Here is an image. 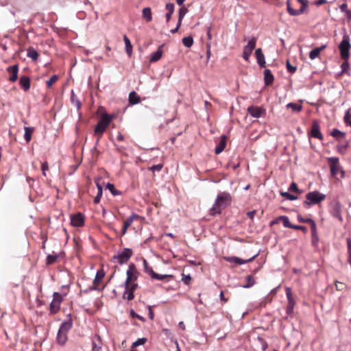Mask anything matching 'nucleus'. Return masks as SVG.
<instances>
[{
	"label": "nucleus",
	"instance_id": "obj_10",
	"mask_svg": "<svg viewBox=\"0 0 351 351\" xmlns=\"http://www.w3.org/2000/svg\"><path fill=\"white\" fill-rule=\"evenodd\" d=\"M258 256V254L254 255L252 257L248 259H242L237 256H225L223 258L229 262V263H234L237 265H243L247 263H250L252 261L256 256Z\"/></svg>",
	"mask_w": 351,
	"mask_h": 351
},
{
	"label": "nucleus",
	"instance_id": "obj_32",
	"mask_svg": "<svg viewBox=\"0 0 351 351\" xmlns=\"http://www.w3.org/2000/svg\"><path fill=\"white\" fill-rule=\"evenodd\" d=\"M112 119V117L108 114H104L101 119H99V122L101 123V124L108 126V125L110 123Z\"/></svg>",
	"mask_w": 351,
	"mask_h": 351
},
{
	"label": "nucleus",
	"instance_id": "obj_33",
	"mask_svg": "<svg viewBox=\"0 0 351 351\" xmlns=\"http://www.w3.org/2000/svg\"><path fill=\"white\" fill-rule=\"evenodd\" d=\"M123 40L125 45L126 53L129 56H130L132 51V46L131 45L130 40L126 35L123 36Z\"/></svg>",
	"mask_w": 351,
	"mask_h": 351
},
{
	"label": "nucleus",
	"instance_id": "obj_51",
	"mask_svg": "<svg viewBox=\"0 0 351 351\" xmlns=\"http://www.w3.org/2000/svg\"><path fill=\"white\" fill-rule=\"evenodd\" d=\"M286 66H287V69L288 72L291 74L294 73L296 71V69H297L296 66H292L290 64L289 60H287Z\"/></svg>",
	"mask_w": 351,
	"mask_h": 351
},
{
	"label": "nucleus",
	"instance_id": "obj_43",
	"mask_svg": "<svg viewBox=\"0 0 351 351\" xmlns=\"http://www.w3.org/2000/svg\"><path fill=\"white\" fill-rule=\"evenodd\" d=\"M60 308V305L52 300L50 303V312L51 314L56 313Z\"/></svg>",
	"mask_w": 351,
	"mask_h": 351
},
{
	"label": "nucleus",
	"instance_id": "obj_63",
	"mask_svg": "<svg viewBox=\"0 0 351 351\" xmlns=\"http://www.w3.org/2000/svg\"><path fill=\"white\" fill-rule=\"evenodd\" d=\"M293 229L294 230H300L303 231L304 232H307V228L305 226H299V225H293Z\"/></svg>",
	"mask_w": 351,
	"mask_h": 351
},
{
	"label": "nucleus",
	"instance_id": "obj_21",
	"mask_svg": "<svg viewBox=\"0 0 351 351\" xmlns=\"http://www.w3.org/2000/svg\"><path fill=\"white\" fill-rule=\"evenodd\" d=\"M19 84L25 91H27L30 88V79L26 75H23L19 79Z\"/></svg>",
	"mask_w": 351,
	"mask_h": 351
},
{
	"label": "nucleus",
	"instance_id": "obj_3",
	"mask_svg": "<svg viewBox=\"0 0 351 351\" xmlns=\"http://www.w3.org/2000/svg\"><path fill=\"white\" fill-rule=\"evenodd\" d=\"M328 162L330 169L331 176L336 178L338 173H341V178H343L345 172L339 164V160L337 157H330L328 158Z\"/></svg>",
	"mask_w": 351,
	"mask_h": 351
},
{
	"label": "nucleus",
	"instance_id": "obj_52",
	"mask_svg": "<svg viewBox=\"0 0 351 351\" xmlns=\"http://www.w3.org/2000/svg\"><path fill=\"white\" fill-rule=\"evenodd\" d=\"M289 191L296 192V193H302V191L298 189L297 184L295 182H292L290 184V186L289 187Z\"/></svg>",
	"mask_w": 351,
	"mask_h": 351
},
{
	"label": "nucleus",
	"instance_id": "obj_45",
	"mask_svg": "<svg viewBox=\"0 0 351 351\" xmlns=\"http://www.w3.org/2000/svg\"><path fill=\"white\" fill-rule=\"evenodd\" d=\"M58 258V255H51V254L47 255V258H46V264L47 265L53 264L57 261Z\"/></svg>",
	"mask_w": 351,
	"mask_h": 351
},
{
	"label": "nucleus",
	"instance_id": "obj_58",
	"mask_svg": "<svg viewBox=\"0 0 351 351\" xmlns=\"http://www.w3.org/2000/svg\"><path fill=\"white\" fill-rule=\"evenodd\" d=\"M350 116H351L350 110H347L344 116V121L347 125H349L351 127V120H350Z\"/></svg>",
	"mask_w": 351,
	"mask_h": 351
},
{
	"label": "nucleus",
	"instance_id": "obj_54",
	"mask_svg": "<svg viewBox=\"0 0 351 351\" xmlns=\"http://www.w3.org/2000/svg\"><path fill=\"white\" fill-rule=\"evenodd\" d=\"M163 165L162 164H157L152 165L149 168V171H152L153 172L154 171H160L162 169Z\"/></svg>",
	"mask_w": 351,
	"mask_h": 351
},
{
	"label": "nucleus",
	"instance_id": "obj_1",
	"mask_svg": "<svg viewBox=\"0 0 351 351\" xmlns=\"http://www.w3.org/2000/svg\"><path fill=\"white\" fill-rule=\"evenodd\" d=\"M231 195L228 192L220 193L215 199V202L210 210L211 215H219L223 209L231 204Z\"/></svg>",
	"mask_w": 351,
	"mask_h": 351
},
{
	"label": "nucleus",
	"instance_id": "obj_46",
	"mask_svg": "<svg viewBox=\"0 0 351 351\" xmlns=\"http://www.w3.org/2000/svg\"><path fill=\"white\" fill-rule=\"evenodd\" d=\"M280 195L283 197H285L287 199L291 200V201L295 200L298 199L297 196L292 195L288 192H280Z\"/></svg>",
	"mask_w": 351,
	"mask_h": 351
},
{
	"label": "nucleus",
	"instance_id": "obj_35",
	"mask_svg": "<svg viewBox=\"0 0 351 351\" xmlns=\"http://www.w3.org/2000/svg\"><path fill=\"white\" fill-rule=\"evenodd\" d=\"M97 339L98 341V343L95 341V340L93 341L92 343V351H103L101 343L100 342V337L97 336Z\"/></svg>",
	"mask_w": 351,
	"mask_h": 351
},
{
	"label": "nucleus",
	"instance_id": "obj_23",
	"mask_svg": "<svg viewBox=\"0 0 351 351\" xmlns=\"http://www.w3.org/2000/svg\"><path fill=\"white\" fill-rule=\"evenodd\" d=\"M349 142L344 139L341 142H339V144L337 145V150L341 154H344L346 152V149L348 147Z\"/></svg>",
	"mask_w": 351,
	"mask_h": 351
},
{
	"label": "nucleus",
	"instance_id": "obj_15",
	"mask_svg": "<svg viewBox=\"0 0 351 351\" xmlns=\"http://www.w3.org/2000/svg\"><path fill=\"white\" fill-rule=\"evenodd\" d=\"M255 56L257 60V63L259 65V66L261 68H265L266 66L265 56L261 48H258L256 49Z\"/></svg>",
	"mask_w": 351,
	"mask_h": 351
},
{
	"label": "nucleus",
	"instance_id": "obj_41",
	"mask_svg": "<svg viewBox=\"0 0 351 351\" xmlns=\"http://www.w3.org/2000/svg\"><path fill=\"white\" fill-rule=\"evenodd\" d=\"M34 129L32 128L25 127V134L24 138L28 143L31 141L32 134L33 132Z\"/></svg>",
	"mask_w": 351,
	"mask_h": 351
},
{
	"label": "nucleus",
	"instance_id": "obj_47",
	"mask_svg": "<svg viewBox=\"0 0 351 351\" xmlns=\"http://www.w3.org/2000/svg\"><path fill=\"white\" fill-rule=\"evenodd\" d=\"M171 277H172V276H171V275H162V274H158L156 272H153V276H152V278L156 279L158 280H162L167 278H171Z\"/></svg>",
	"mask_w": 351,
	"mask_h": 351
},
{
	"label": "nucleus",
	"instance_id": "obj_16",
	"mask_svg": "<svg viewBox=\"0 0 351 351\" xmlns=\"http://www.w3.org/2000/svg\"><path fill=\"white\" fill-rule=\"evenodd\" d=\"M6 70L8 73H11V75L9 77V80L12 82L16 81V80L18 78V72H19L18 64H14V65L10 66L8 67Z\"/></svg>",
	"mask_w": 351,
	"mask_h": 351
},
{
	"label": "nucleus",
	"instance_id": "obj_50",
	"mask_svg": "<svg viewBox=\"0 0 351 351\" xmlns=\"http://www.w3.org/2000/svg\"><path fill=\"white\" fill-rule=\"evenodd\" d=\"M311 225V233L317 232V226L315 221L311 218H306V221Z\"/></svg>",
	"mask_w": 351,
	"mask_h": 351
},
{
	"label": "nucleus",
	"instance_id": "obj_55",
	"mask_svg": "<svg viewBox=\"0 0 351 351\" xmlns=\"http://www.w3.org/2000/svg\"><path fill=\"white\" fill-rule=\"evenodd\" d=\"M58 80V76L56 75H52L49 80L47 81V87L50 88L53 83H55Z\"/></svg>",
	"mask_w": 351,
	"mask_h": 351
},
{
	"label": "nucleus",
	"instance_id": "obj_61",
	"mask_svg": "<svg viewBox=\"0 0 351 351\" xmlns=\"http://www.w3.org/2000/svg\"><path fill=\"white\" fill-rule=\"evenodd\" d=\"M335 287H336L337 290L343 291L346 288V285L341 282L337 281L335 282Z\"/></svg>",
	"mask_w": 351,
	"mask_h": 351
},
{
	"label": "nucleus",
	"instance_id": "obj_9",
	"mask_svg": "<svg viewBox=\"0 0 351 351\" xmlns=\"http://www.w3.org/2000/svg\"><path fill=\"white\" fill-rule=\"evenodd\" d=\"M310 136L317 138L320 141L323 140L324 136L320 131V126L317 121H313L311 125Z\"/></svg>",
	"mask_w": 351,
	"mask_h": 351
},
{
	"label": "nucleus",
	"instance_id": "obj_38",
	"mask_svg": "<svg viewBox=\"0 0 351 351\" xmlns=\"http://www.w3.org/2000/svg\"><path fill=\"white\" fill-rule=\"evenodd\" d=\"M287 108H291L293 111L299 112L302 110V105L295 103H289L286 106Z\"/></svg>",
	"mask_w": 351,
	"mask_h": 351
},
{
	"label": "nucleus",
	"instance_id": "obj_11",
	"mask_svg": "<svg viewBox=\"0 0 351 351\" xmlns=\"http://www.w3.org/2000/svg\"><path fill=\"white\" fill-rule=\"evenodd\" d=\"M72 327H73V322H72L71 316V314H68L67 319L64 321L61 324L58 330L67 334L68 332L72 328Z\"/></svg>",
	"mask_w": 351,
	"mask_h": 351
},
{
	"label": "nucleus",
	"instance_id": "obj_6",
	"mask_svg": "<svg viewBox=\"0 0 351 351\" xmlns=\"http://www.w3.org/2000/svg\"><path fill=\"white\" fill-rule=\"evenodd\" d=\"M256 40L257 39L256 38L252 37L248 41L247 44L245 46H244L242 57L245 60L249 61L252 51L256 47Z\"/></svg>",
	"mask_w": 351,
	"mask_h": 351
},
{
	"label": "nucleus",
	"instance_id": "obj_44",
	"mask_svg": "<svg viewBox=\"0 0 351 351\" xmlns=\"http://www.w3.org/2000/svg\"><path fill=\"white\" fill-rule=\"evenodd\" d=\"M144 271L148 274L151 277L153 276V272H155L153 269L149 265L147 261L144 259L143 261Z\"/></svg>",
	"mask_w": 351,
	"mask_h": 351
},
{
	"label": "nucleus",
	"instance_id": "obj_53",
	"mask_svg": "<svg viewBox=\"0 0 351 351\" xmlns=\"http://www.w3.org/2000/svg\"><path fill=\"white\" fill-rule=\"evenodd\" d=\"M53 300H54L56 303H58V304L60 305L61 302L62 300V295L59 293L55 292L53 293Z\"/></svg>",
	"mask_w": 351,
	"mask_h": 351
},
{
	"label": "nucleus",
	"instance_id": "obj_56",
	"mask_svg": "<svg viewBox=\"0 0 351 351\" xmlns=\"http://www.w3.org/2000/svg\"><path fill=\"white\" fill-rule=\"evenodd\" d=\"M188 12V9L184 8V7H182L180 8L179 10V13H178V18L180 19H183L185 16V14L187 13Z\"/></svg>",
	"mask_w": 351,
	"mask_h": 351
},
{
	"label": "nucleus",
	"instance_id": "obj_27",
	"mask_svg": "<svg viewBox=\"0 0 351 351\" xmlns=\"http://www.w3.org/2000/svg\"><path fill=\"white\" fill-rule=\"evenodd\" d=\"M71 102L77 108V110L81 108V102L77 98V95L75 94L73 90H72L71 93Z\"/></svg>",
	"mask_w": 351,
	"mask_h": 351
},
{
	"label": "nucleus",
	"instance_id": "obj_42",
	"mask_svg": "<svg viewBox=\"0 0 351 351\" xmlns=\"http://www.w3.org/2000/svg\"><path fill=\"white\" fill-rule=\"evenodd\" d=\"M182 43L186 47H191L193 44V38L192 36H186L182 38Z\"/></svg>",
	"mask_w": 351,
	"mask_h": 351
},
{
	"label": "nucleus",
	"instance_id": "obj_4",
	"mask_svg": "<svg viewBox=\"0 0 351 351\" xmlns=\"http://www.w3.org/2000/svg\"><path fill=\"white\" fill-rule=\"evenodd\" d=\"M132 254L133 252L130 248H124L123 251L119 252L112 257V261L123 265L129 261Z\"/></svg>",
	"mask_w": 351,
	"mask_h": 351
},
{
	"label": "nucleus",
	"instance_id": "obj_39",
	"mask_svg": "<svg viewBox=\"0 0 351 351\" xmlns=\"http://www.w3.org/2000/svg\"><path fill=\"white\" fill-rule=\"evenodd\" d=\"M106 189L109 190L110 191V193L114 195V196H117V195H119L121 194V192L119 190H117L115 188H114V184L108 182L107 184H106Z\"/></svg>",
	"mask_w": 351,
	"mask_h": 351
},
{
	"label": "nucleus",
	"instance_id": "obj_40",
	"mask_svg": "<svg viewBox=\"0 0 351 351\" xmlns=\"http://www.w3.org/2000/svg\"><path fill=\"white\" fill-rule=\"evenodd\" d=\"M280 219H281V221L283 223V226L285 228H292L293 227V225L291 223L289 219L287 216L285 215H281L280 216Z\"/></svg>",
	"mask_w": 351,
	"mask_h": 351
},
{
	"label": "nucleus",
	"instance_id": "obj_12",
	"mask_svg": "<svg viewBox=\"0 0 351 351\" xmlns=\"http://www.w3.org/2000/svg\"><path fill=\"white\" fill-rule=\"evenodd\" d=\"M71 223L75 227H81L84 223V215L79 213L71 217Z\"/></svg>",
	"mask_w": 351,
	"mask_h": 351
},
{
	"label": "nucleus",
	"instance_id": "obj_30",
	"mask_svg": "<svg viewBox=\"0 0 351 351\" xmlns=\"http://www.w3.org/2000/svg\"><path fill=\"white\" fill-rule=\"evenodd\" d=\"M166 9L167 10L168 12L166 14V21L168 23L171 17L172 14L174 11V4L171 3H169L166 4Z\"/></svg>",
	"mask_w": 351,
	"mask_h": 351
},
{
	"label": "nucleus",
	"instance_id": "obj_8",
	"mask_svg": "<svg viewBox=\"0 0 351 351\" xmlns=\"http://www.w3.org/2000/svg\"><path fill=\"white\" fill-rule=\"evenodd\" d=\"M126 280L125 285H129V283L135 282L138 278V271L134 263L130 264L128 269L126 271Z\"/></svg>",
	"mask_w": 351,
	"mask_h": 351
},
{
	"label": "nucleus",
	"instance_id": "obj_64",
	"mask_svg": "<svg viewBox=\"0 0 351 351\" xmlns=\"http://www.w3.org/2000/svg\"><path fill=\"white\" fill-rule=\"evenodd\" d=\"M348 250V258H351V239H347Z\"/></svg>",
	"mask_w": 351,
	"mask_h": 351
},
{
	"label": "nucleus",
	"instance_id": "obj_5",
	"mask_svg": "<svg viewBox=\"0 0 351 351\" xmlns=\"http://www.w3.org/2000/svg\"><path fill=\"white\" fill-rule=\"evenodd\" d=\"M351 47L350 43V37L348 34H344L343 39L339 45L341 58L348 60L349 58V49Z\"/></svg>",
	"mask_w": 351,
	"mask_h": 351
},
{
	"label": "nucleus",
	"instance_id": "obj_37",
	"mask_svg": "<svg viewBox=\"0 0 351 351\" xmlns=\"http://www.w3.org/2000/svg\"><path fill=\"white\" fill-rule=\"evenodd\" d=\"M97 187L98 191H97V195L95 197V199H94V202L95 204H98L100 202L101 197L102 196V192H103V188L99 182H97Z\"/></svg>",
	"mask_w": 351,
	"mask_h": 351
},
{
	"label": "nucleus",
	"instance_id": "obj_31",
	"mask_svg": "<svg viewBox=\"0 0 351 351\" xmlns=\"http://www.w3.org/2000/svg\"><path fill=\"white\" fill-rule=\"evenodd\" d=\"M142 14H143V19H145V20L146 21H151L152 19V11H151V8H145L143 9V11H142Z\"/></svg>",
	"mask_w": 351,
	"mask_h": 351
},
{
	"label": "nucleus",
	"instance_id": "obj_17",
	"mask_svg": "<svg viewBox=\"0 0 351 351\" xmlns=\"http://www.w3.org/2000/svg\"><path fill=\"white\" fill-rule=\"evenodd\" d=\"M247 112L252 117L259 118L265 113V110L259 107L250 106L247 108Z\"/></svg>",
	"mask_w": 351,
	"mask_h": 351
},
{
	"label": "nucleus",
	"instance_id": "obj_48",
	"mask_svg": "<svg viewBox=\"0 0 351 351\" xmlns=\"http://www.w3.org/2000/svg\"><path fill=\"white\" fill-rule=\"evenodd\" d=\"M147 341L146 338H139L137 340H136L132 345V348H134L137 346L143 345Z\"/></svg>",
	"mask_w": 351,
	"mask_h": 351
},
{
	"label": "nucleus",
	"instance_id": "obj_14",
	"mask_svg": "<svg viewBox=\"0 0 351 351\" xmlns=\"http://www.w3.org/2000/svg\"><path fill=\"white\" fill-rule=\"evenodd\" d=\"M138 217L139 216L137 214L133 213L124 221L121 230V235H124L126 233L128 227H130L132 222L134 221V220L138 219Z\"/></svg>",
	"mask_w": 351,
	"mask_h": 351
},
{
	"label": "nucleus",
	"instance_id": "obj_24",
	"mask_svg": "<svg viewBox=\"0 0 351 351\" xmlns=\"http://www.w3.org/2000/svg\"><path fill=\"white\" fill-rule=\"evenodd\" d=\"M162 46L160 45L158 47V49H157V51H155L154 53H153L151 55V57H150V59H149L150 62H157L158 60H159L161 58L162 55Z\"/></svg>",
	"mask_w": 351,
	"mask_h": 351
},
{
	"label": "nucleus",
	"instance_id": "obj_18",
	"mask_svg": "<svg viewBox=\"0 0 351 351\" xmlns=\"http://www.w3.org/2000/svg\"><path fill=\"white\" fill-rule=\"evenodd\" d=\"M226 139L227 137L226 135L221 136L219 141L215 149L216 154H219L223 151L226 145Z\"/></svg>",
	"mask_w": 351,
	"mask_h": 351
},
{
	"label": "nucleus",
	"instance_id": "obj_49",
	"mask_svg": "<svg viewBox=\"0 0 351 351\" xmlns=\"http://www.w3.org/2000/svg\"><path fill=\"white\" fill-rule=\"evenodd\" d=\"M104 274L100 273L99 271L97 272L96 276L95 277V279L93 280L94 285H96L97 283H99L104 278Z\"/></svg>",
	"mask_w": 351,
	"mask_h": 351
},
{
	"label": "nucleus",
	"instance_id": "obj_22",
	"mask_svg": "<svg viewBox=\"0 0 351 351\" xmlns=\"http://www.w3.org/2000/svg\"><path fill=\"white\" fill-rule=\"evenodd\" d=\"M264 82L265 85L268 86L273 83L274 75L269 69H265L264 71Z\"/></svg>",
	"mask_w": 351,
	"mask_h": 351
},
{
	"label": "nucleus",
	"instance_id": "obj_34",
	"mask_svg": "<svg viewBox=\"0 0 351 351\" xmlns=\"http://www.w3.org/2000/svg\"><path fill=\"white\" fill-rule=\"evenodd\" d=\"M27 56L33 60H36L38 58V53L33 47H29L27 50Z\"/></svg>",
	"mask_w": 351,
	"mask_h": 351
},
{
	"label": "nucleus",
	"instance_id": "obj_2",
	"mask_svg": "<svg viewBox=\"0 0 351 351\" xmlns=\"http://www.w3.org/2000/svg\"><path fill=\"white\" fill-rule=\"evenodd\" d=\"M305 197L306 199L303 202L302 204L304 208H308L324 201L326 199V195L318 191H313L306 193Z\"/></svg>",
	"mask_w": 351,
	"mask_h": 351
},
{
	"label": "nucleus",
	"instance_id": "obj_7",
	"mask_svg": "<svg viewBox=\"0 0 351 351\" xmlns=\"http://www.w3.org/2000/svg\"><path fill=\"white\" fill-rule=\"evenodd\" d=\"M330 213L334 218L337 219L340 222L343 221V217L341 215V204L339 201H334L331 204Z\"/></svg>",
	"mask_w": 351,
	"mask_h": 351
},
{
	"label": "nucleus",
	"instance_id": "obj_36",
	"mask_svg": "<svg viewBox=\"0 0 351 351\" xmlns=\"http://www.w3.org/2000/svg\"><path fill=\"white\" fill-rule=\"evenodd\" d=\"M246 281L247 283L243 285V287L245 289L250 288L256 283L255 279L252 275H249L246 277Z\"/></svg>",
	"mask_w": 351,
	"mask_h": 351
},
{
	"label": "nucleus",
	"instance_id": "obj_29",
	"mask_svg": "<svg viewBox=\"0 0 351 351\" xmlns=\"http://www.w3.org/2000/svg\"><path fill=\"white\" fill-rule=\"evenodd\" d=\"M140 97L136 93L135 91H132L129 94V102L132 104H137L140 102Z\"/></svg>",
	"mask_w": 351,
	"mask_h": 351
},
{
	"label": "nucleus",
	"instance_id": "obj_57",
	"mask_svg": "<svg viewBox=\"0 0 351 351\" xmlns=\"http://www.w3.org/2000/svg\"><path fill=\"white\" fill-rule=\"evenodd\" d=\"M182 281L186 285H189L191 280V276L189 274V275H185L184 274H182Z\"/></svg>",
	"mask_w": 351,
	"mask_h": 351
},
{
	"label": "nucleus",
	"instance_id": "obj_13",
	"mask_svg": "<svg viewBox=\"0 0 351 351\" xmlns=\"http://www.w3.org/2000/svg\"><path fill=\"white\" fill-rule=\"evenodd\" d=\"M302 4V6L298 10H295L293 8H289V14L291 16H298L302 14L304 10L306 8L308 5V0H298Z\"/></svg>",
	"mask_w": 351,
	"mask_h": 351
},
{
	"label": "nucleus",
	"instance_id": "obj_60",
	"mask_svg": "<svg viewBox=\"0 0 351 351\" xmlns=\"http://www.w3.org/2000/svg\"><path fill=\"white\" fill-rule=\"evenodd\" d=\"M130 315L132 317H136L137 319H138L139 320L141 321H143V322H145V318L138 314H136L134 311L133 309H132L130 311Z\"/></svg>",
	"mask_w": 351,
	"mask_h": 351
},
{
	"label": "nucleus",
	"instance_id": "obj_19",
	"mask_svg": "<svg viewBox=\"0 0 351 351\" xmlns=\"http://www.w3.org/2000/svg\"><path fill=\"white\" fill-rule=\"evenodd\" d=\"M326 48V45H322L319 47H315L309 53V58L311 60H315L319 58L320 53Z\"/></svg>",
	"mask_w": 351,
	"mask_h": 351
},
{
	"label": "nucleus",
	"instance_id": "obj_59",
	"mask_svg": "<svg viewBox=\"0 0 351 351\" xmlns=\"http://www.w3.org/2000/svg\"><path fill=\"white\" fill-rule=\"evenodd\" d=\"M311 234H312V243L313 245L315 246V245H317L318 241H319V237H318L317 233V232H312Z\"/></svg>",
	"mask_w": 351,
	"mask_h": 351
},
{
	"label": "nucleus",
	"instance_id": "obj_25",
	"mask_svg": "<svg viewBox=\"0 0 351 351\" xmlns=\"http://www.w3.org/2000/svg\"><path fill=\"white\" fill-rule=\"evenodd\" d=\"M56 339L58 344L64 346L68 339L67 334L58 330Z\"/></svg>",
	"mask_w": 351,
	"mask_h": 351
},
{
	"label": "nucleus",
	"instance_id": "obj_62",
	"mask_svg": "<svg viewBox=\"0 0 351 351\" xmlns=\"http://www.w3.org/2000/svg\"><path fill=\"white\" fill-rule=\"evenodd\" d=\"M341 73H346L347 71V70L349 68V64L347 62V60L341 64Z\"/></svg>",
	"mask_w": 351,
	"mask_h": 351
},
{
	"label": "nucleus",
	"instance_id": "obj_20",
	"mask_svg": "<svg viewBox=\"0 0 351 351\" xmlns=\"http://www.w3.org/2000/svg\"><path fill=\"white\" fill-rule=\"evenodd\" d=\"M330 135L336 138L339 142L346 139V133L340 131L337 128H334L330 132Z\"/></svg>",
	"mask_w": 351,
	"mask_h": 351
},
{
	"label": "nucleus",
	"instance_id": "obj_28",
	"mask_svg": "<svg viewBox=\"0 0 351 351\" xmlns=\"http://www.w3.org/2000/svg\"><path fill=\"white\" fill-rule=\"evenodd\" d=\"M124 287L125 291L123 295V298H126L129 301L133 300L134 298V292L129 289V285L126 286V285H124Z\"/></svg>",
	"mask_w": 351,
	"mask_h": 351
},
{
	"label": "nucleus",
	"instance_id": "obj_26",
	"mask_svg": "<svg viewBox=\"0 0 351 351\" xmlns=\"http://www.w3.org/2000/svg\"><path fill=\"white\" fill-rule=\"evenodd\" d=\"M106 128H107V126L101 124V123H99L98 121L97 124L96 125V126L95 128L94 133L95 135L101 136Z\"/></svg>",
	"mask_w": 351,
	"mask_h": 351
}]
</instances>
